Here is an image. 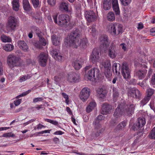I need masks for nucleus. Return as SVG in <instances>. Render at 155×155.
<instances>
[{
  "label": "nucleus",
  "instance_id": "nucleus-1",
  "mask_svg": "<svg viewBox=\"0 0 155 155\" xmlns=\"http://www.w3.org/2000/svg\"><path fill=\"white\" fill-rule=\"evenodd\" d=\"M81 35L77 30L73 31L64 39V44L67 47L71 46L73 48H85L87 46L88 41L86 38L81 39Z\"/></svg>",
  "mask_w": 155,
  "mask_h": 155
},
{
  "label": "nucleus",
  "instance_id": "nucleus-2",
  "mask_svg": "<svg viewBox=\"0 0 155 155\" xmlns=\"http://www.w3.org/2000/svg\"><path fill=\"white\" fill-rule=\"evenodd\" d=\"M134 107L133 105L125 106L124 108H122L121 105H119L115 110L114 116L116 118L120 117L124 114L130 116L134 112Z\"/></svg>",
  "mask_w": 155,
  "mask_h": 155
},
{
  "label": "nucleus",
  "instance_id": "nucleus-3",
  "mask_svg": "<svg viewBox=\"0 0 155 155\" xmlns=\"http://www.w3.org/2000/svg\"><path fill=\"white\" fill-rule=\"evenodd\" d=\"M57 14L53 15L54 22L60 26H65L68 25L70 23L69 16L67 15L61 14L59 15L57 19Z\"/></svg>",
  "mask_w": 155,
  "mask_h": 155
},
{
  "label": "nucleus",
  "instance_id": "nucleus-4",
  "mask_svg": "<svg viewBox=\"0 0 155 155\" xmlns=\"http://www.w3.org/2000/svg\"><path fill=\"white\" fill-rule=\"evenodd\" d=\"M103 116L100 115H98L95 120L94 123V130L92 133L93 136L98 137L104 130V129L101 127V125L99 123V121L104 119Z\"/></svg>",
  "mask_w": 155,
  "mask_h": 155
},
{
  "label": "nucleus",
  "instance_id": "nucleus-5",
  "mask_svg": "<svg viewBox=\"0 0 155 155\" xmlns=\"http://www.w3.org/2000/svg\"><path fill=\"white\" fill-rule=\"evenodd\" d=\"M7 63L11 69L15 67L19 66L21 65L20 58L14 54H9L7 57Z\"/></svg>",
  "mask_w": 155,
  "mask_h": 155
},
{
  "label": "nucleus",
  "instance_id": "nucleus-6",
  "mask_svg": "<svg viewBox=\"0 0 155 155\" xmlns=\"http://www.w3.org/2000/svg\"><path fill=\"white\" fill-rule=\"evenodd\" d=\"M17 26V20L14 17L11 16L8 18L6 28L8 32L15 31Z\"/></svg>",
  "mask_w": 155,
  "mask_h": 155
},
{
  "label": "nucleus",
  "instance_id": "nucleus-7",
  "mask_svg": "<svg viewBox=\"0 0 155 155\" xmlns=\"http://www.w3.org/2000/svg\"><path fill=\"white\" fill-rule=\"evenodd\" d=\"M104 51L107 53L108 56L113 59L115 58L117 54V48L115 45L111 44L107 50L104 49Z\"/></svg>",
  "mask_w": 155,
  "mask_h": 155
},
{
  "label": "nucleus",
  "instance_id": "nucleus-8",
  "mask_svg": "<svg viewBox=\"0 0 155 155\" xmlns=\"http://www.w3.org/2000/svg\"><path fill=\"white\" fill-rule=\"evenodd\" d=\"M99 73V70L97 68H94L89 70L87 74V78L90 81L95 79V77H98Z\"/></svg>",
  "mask_w": 155,
  "mask_h": 155
},
{
  "label": "nucleus",
  "instance_id": "nucleus-9",
  "mask_svg": "<svg viewBox=\"0 0 155 155\" xmlns=\"http://www.w3.org/2000/svg\"><path fill=\"white\" fill-rule=\"evenodd\" d=\"M90 93V89L87 87H84L81 90L79 97L83 102H85L89 98Z\"/></svg>",
  "mask_w": 155,
  "mask_h": 155
},
{
  "label": "nucleus",
  "instance_id": "nucleus-10",
  "mask_svg": "<svg viewBox=\"0 0 155 155\" xmlns=\"http://www.w3.org/2000/svg\"><path fill=\"white\" fill-rule=\"evenodd\" d=\"M121 73L124 78L127 80L130 78V72L126 63H123L122 64L121 69Z\"/></svg>",
  "mask_w": 155,
  "mask_h": 155
},
{
  "label": "nucleus",
  "instance_id": "nucleus-11",
  "mask_svg": "<svg viewBox=\"0 0 155 155\" xmlns=\"http://www.w3.org/2000/svg\"><path fill=\"white\" fill-rule=\"evenodd\" d=\"M84 16L87 21H94L96 19L95 13L92 11H86L84 13Z\"/></svg>",
  "mask_w": 155,
  "mask_h": 155
},
{
  "label": "nucleus",
  "instance_id": "nucleus-12",
  "mask_svg": "<svg viewBox=\"0 0 155 155\" xmlns=\"http://www.w3.org/2000/svg\"><path fill=\"white\" fill-rule=\"evenodd\" d=\"M67 80L69 82L71 83L78 82L80 80V75L76 73H72L68 74Z\"/></svg>",
  "mask_w": 155,
  "mask_h": 155
},
{
  "label": "nucleus",
  "instance_id": "nucleus-13",
  "mask_svg": "<svg viewBox=\"0 0 155 155\" xmlns=\"http://www.w3.org/2000/svg\"><path fill=\"white\" fill-rule=\"evenodd\" d=\"M38 58L39 63L41 66L45 67L46 65L48 59V55L44 53H41Z\"/></svg>",
  "mask_w": 155,
  "mask_h": 155
},
{
  "label": "nucleus",
  "instance_id": "nucleus-14",
  "mask_svg": "<svg viewBox=\"0 0 155 155\" xmlns=\"http://www.w3.org/2000/svg\"><path fill=\"white\" fill-rule=\"evenodd\" d=\"M99 51L97 49H94L91 54L90 59L93 63L97 62L99 59Z\"/></svg>",
  "mask_w": 155,
  "mask_h": 155
},
{
  "label": "nucleus",
  "instance_id": "nucleus-15",
  "mask_svg": "<svg viewBox=\"0 0 155 155\" xmlns=\"http://www.w3.org/2000/svg\"><path fill=\"white\" fill-rule=\"evenodd\" d=\"M69 3L67 1H61L59 4L58 6L59 10L65 12H68Z\"/></svg>",
  "mask_w": 155,
  "mask_h": 155
},
{
  "label": "nucleus",
  "instance_id": "nucleus-16",
  "mask_svg": "<svg viewBox=\"0 0 155 155\" xmlns=\"http://www.w3.org/2000/svg\"><path fill=\"white\" fill-rule=\"evenodd\" d=\"M51 54L54 58L58 61H61L62 60V56L61 55L58 50L56 49H53L51 51Z\"/></svg>",
  "mask_w": 155,
  "mask_h": 155
},
{
  "label": "nucleus",
  "instance_id": "nucleus-17",
  "mask_svg": "<svg viewBox=\"0 0 155 155\" xmlns=\"http://www.w3.org/2000/svg\"><path fill=\"white\" fill-rule=\"evenodd\" d=\"M101 45H102L103 48L105 49L109 46L110 41L107 35H103L100 38Z\"/></svg>",
  "mask_w": 155,
  "mask_h": 155
},
{
  "label": "nucleus",
  "instance_id": "nucleus-18",
  "mask_svg": "<svg viewBox=\"0 0 155 155\" xmlns=\"http://www.w3.org/2000/svg\"><path fill=\"white\" fill-rule=\"evenodd\" d=\"M112 108L110 105L105 103L102 106L101 113L103 115H106L108 114Z\"/></svg>",
  "mask_w": 155,
  "mask_h": 155
},
{
  "label": "nucleus",
  "instance_id": "nucleus-19",
  "mask_svg": "<svg viewBox=\"0 0 155 155\" xmlns=\"http://www.w3.org/2000/svg\"><path fill=\"white\" fill-rule=\"evenodd\" d=\"M97 92L98 97L101 99H103L105 97L107 93V91L102 87L98 88Z\"/></svg>",
  "mask_w": 155,
  "mask_h": 155
},
{
  "label": "nucleus",
  "instance_id": "nucleus-20",
  "mask_svg": "<svg viewBox=\"0 0 155 155\" xmlns=\"http://www.w3.org/2000/svg\"><path fill=\"white\" fill-rule=\"evenodd\" d=\"M18 47L24 51H27L28 49V47L26 43L24 41H19L18 42Z\"/></svg>",
  "mask_w": 155,
  "mask_h": 155
},
{
  "label": "nucleus",
  "instance_id": "nucleus-21",
  "mask_svg": "<svg viewBox=\"0 0 155 155\" xmlns=\"http://www.w3.org/2000/svg\"><path fill=\"white\" fill-rule=\"evenodd\" d=\"M115 29L114 36H116L122 32L123 27L122 25L119 24L115 23Z\"/></svg>",
  "mask_w": 155,
  "mask_h": 155
},
{
  "label": "nucleus",
  "instance_id": "nucleus-22",
  "mask_svg": "<svg viewBox=\"0 0 155 155\" xmlns=\"http://www.w3.org/2000/svg\"><path fill=\"white\" fill-rule=\"evenodd\" d=\"M113 98V100L116 101L119 97L120 94V91L118 87H113L112 89Z\"/></svg>",
  "mask_w": 155,
  "mask_h": 155
},
{
  "label": "nucleus",
  "instance_id": "nucleus-23",
  "mask_svg": "<svg viewBox=\"0 0 155 155\" xmlns=\"http://www.w3.org/2000/svg\"><path fill=\"white\" fill-rule=\"evenodd\" d=\"M115 14L113 12H109L107 15L106 18L108 21L112 22L115 19Z\"/></svg>",
  "mask_w": 155,
  "mask_h": 155
},
{
  "label": "nucleus",
  "instance_id": "nucleus-24",
  "mask_svg": "<svg viewBox=\"0 0 155 155\" xmlns=\"http://www.w3.org/2000/svg\"><path fill=\"white\" fill-rule=\"evenodd\" d=\"M31 31L33 34H36L38 37H41V32L37 27L33 26L31 27Z\"/></svg>",
  "mask_w": 155,
  "mask_h": 155
},
{
  "label": "nucleus",
  "instance_id": "nucleus-25",
  "mask_svg": "<svg viewBox=\"0 0 155 155\" xmlns=\"http://www.w3.org/2000/svg\"><path fill=\"white\" fill-rule=\"evenodd\" d=\"M22 5L24 9L26 11H29L31 9V6L28 0H23Z\"/></svg>",
  "mask_w": 155,
  "mask_h": 155
},
{
  "label": "nucleus",
  "instance_id": "nucleus-26",
  "mask_svg": "<svg viewBox=\"0 0 155 155\" xmlns=\"http://www.w3.org/2000/svg\"><path fill=\"white\" fill-rule=\"evenodd\" d=\"M127 124V122L126 121H124L119 123L115 128L116 131L119 130H123L126 127Z\"/></svg>",
  "mask_w": 155,
  "mask_h": 155
},
{
  "label": "nucleus",
  "instance_id": "nucleus-27",
  "mask_svg": "<svg viewBox=\"0 0 155 155\" xmlns=\"http://www.w3.org/2000/svg\"><path fill=\"white\" fill-rule=\"evenodd\" d=\"M14 45L10 44H6L3 47V49L7 52H11L14 49Z\"/></svg>",
  "mask_w": 155,
  "mask_h": 155
},
{
  "label": "nucleus",
  "instance_id": "nucleus-28",
  "mask_svg": "<svg viewBox=\"0 0 155 155\" xmlns=\"http://www.w3.org/2000/svg\"><path fill=\"white\" fill-rule=\"evenodd\" d=\"M51 38L52 43L54 45L58 46L60 44V38L59 37L54 35L51 36Z\"/></svg>",
  "mask_w": 155,
  "mask_h": 155
},
{
  "label": "nucleus",
  "instance_id": "nucleus-29",
  "mask_svg": "<svg viewBox=\"0 0 155 155\" xmlns=\"http://www.w3.org/2000/svg\"><path fill=\"white\" fill-rule=\"evenodd\" d=\"M96 103L94 101L91 102L86 107V111L87 113L90 112L96 106Z\"/></svg>",
  "mask_w": 155,
  "mask_h": 155
},
{
  "label": "nucleus",
  "instance_id": "nucleus-30",
  "mask_svg": "<svg viewBox=\"0 0 155 155\" xmlns=\"http://www.w3.org/2000/svg\"><path fill=\"white\" fill-rule=\"evenodd\" d=\"M145 119L143 118H139L137 120V122L136 126L139 128L142 127L145 124Z\"/></svg>",
  "mask_w": 155,
  "mask_h": 155
},
{
  "label": "nucleus",
  "instance_id": "nucleus-31",
  "mask_svg": "<svg viewBox=\"0 0 155 155\" xmlns=\"http://www.w3.org/2000/svg\"><path fill=\"white\" fill-rule=\"evenodd\" d=\"M72 65L75 69L78 70L81 67L82 64L79 60H76L72 63Z\"/></svg>",
  "mask_w": 155,
  "mask_h": 155
},
{
  "label": "nucleus",
  "instance_id": "nucleus-32",
  "mask_svg": "<svg viewBox=\"0 0 155 155\" xmlns=\"http://www.w3.org/2000/svg\"><path fill=\"white\" fill-rule=\"evenodd\" d=\"M12 3L13 10L18 11L19 9V0H13Z\"/></svg>",
  "mask_w": 155,
  "mask_h": 155
},
{
  "label": "nucleus",
  "instance_id": "nucleus-33",
  "mask_svg": "<svg viewBox=\"0 0 155 155\" xmlns=\"http://www.w3.org/2000/svg\"><path fill=\"white\" fill-rule=\"evenodd\" d=\"M115 23H112L108 27V31L111 35H114L115 29Z\"/></svg>",
  "mask_w": 155,
  "mask_h": 155
},
{
  "label": "nucleus",
  "instance_id": "nucleus-34",
  "mask_svg": "<svg viewBox=\"0 0 155 155\" xmlns=\"http://www.w3.org/2000/svg\"><path fill=\"white\" fill-rule=\"evenodd\" d=\"M147 72V71L145 69L139 71L137 72V75L139 79H141L144 78L146 75Z\"/></svg>",
  "mask_w": 155,
  "mask_h": 155
},
{
  "label": "nucleus",
  "instance_id": "nucleus-35",
  "mask_svg": "<svg viewBox=\"0 0 155 155\" xmlns=\"http://www.w3.org/2000/svg\"><path fill=\"white\" fill-rule=\"evenodd\" d=\"M1 38L3 42H10L12 41V39L4 35H1Z\"/></svg>",
  "mask_w": 155,
  "mask_h": 155
},
{
  "label": "nucleus",
  "instance_id": "nucleus-36",
  "mask_svg": "<svg viewBox=\"0 0 155 155\" xmlns=\"http://www.w3.org/2000/svg\"><path fill=\"white\" fill-rule=\"evenodd\" d=\"M112 7L115 15H119L120 14V10L119 5H112Z\"/></svg>",
  "mask_w": 155,
  "mask_h": 155
},
{
  "label": "nucleus",
  "instance_id": "nucleus-37",
  "mask_svg": "<svg viewBox=\"0 0 155 155\" xmlns=\"http://www.w3.org/2000/svg\"><path fill=\"white\" fill-rule=\"evenodd\" d=\"M88 31L92 36H94L96 33L95 26L92 25L90 27L88 30Z\"/></svg>",
  "mask_w": 155,
  "mask_h": 155
},
{
  "label": "nucleus",
  "instance_id": "nucleus-38",
  "mask_svg": "<svg viewBox=\"0 0 155 155\" xmlns=\"http://www.w3.org/2000/svg\"><path fill=\"white\" fill-rule=\"evenodd\" d=\"M154 93V91L153 89L149 88L147 91V96L146 97L150 99Z\"/></svg>",
  "mask_w": 155,
  "mask_h": 155
},
{
  "label": "nucleus",
  "instance_id": "nucleus-39",
  "mask_svg": "<svg viewBox=\"0 0 155 155\" xmlns=\"http://www.w3.org/2000/svg\"><path fill=\"white\" fill-rule=\"evenodd\" d=\"M148 137L151 139L155 140V127L150 131Z\"/></svg>",
  "mask_w": 155,
  "mask_h": 155
},
{
  "label": "nucleus",
  "instance_id": "nucleus-40",
  "mask_svg": "<svg viewBox=\"0 0 155 155\" xmlns=\"http://www.w3.org/2000/svg\"><path fill=\"white\" fill-rule=\"evenodd\" d=\"M31 3L34 8H36L40 6L39 0H31Z\"/></svg>",
  "mask_w": 155,
  "mask_h": 155
},
{
  "label": "nucleus",
  "instance_id": "nucleus-41",
  "mask_svg": "<svg viewBox=\"0 0 155 155\" xmlns=\"http://www.w3.org/2000/svg\"><path fill=\"white\" fill-rule=\"evenodd\" d=\"M111 64L110 61H106L104 62L103 66L105 69H111Z\"/></svg>",
  "mask_w": 155,
  "mask_h": 155
},
{
  "label": "nucleus",
  "instance_id": "nucleus-42",
  "mask_svg": "<svg viewBox=\"0 0 155 155\" xmlns=\"http://www.w3.org/2000/svg\"><path fill=\"white\" fill-rule=\"evenodd\" d=\"M122 5L124 6L128 5L131 2V0H120Z\"/></svg>",
  "mask_w": 155,
  "mask_h": 155
},
{
  "label": "nucleus",
  "instance_id": "nucleus-43",
  "mask_svg": "<svg viewBox=\"0 0 155 155\" xmlns=\"http://www.w3.org/2000/svg\"><path fill=\"white\" fill-rule=\"evenodd\" d=\"M31 76L29 75H25L23 77H20L19 79V81L20 82H22L23 81H25L27 79H29L31 78Z\"/></svg>",
  "mask_w": 155,
  "mask_h": 155
},
{
  "label": "nucleus",
  "instance_id": "nucleus-44",
  "mask_svg": "<svg viewBox=\"0 0 155 155\" xmlns=\"http://www.w3.org/2000/svg\"><path fill=\"white\" fill-rule=\"evenodd\" d=\"M109 2H103V5L104 9L106 10H108L110 8V5Z\"/></svg>",
  "mask_w": 155,
  "mask_h": 155
},
{
  "label": "nucleus",
  "instance_id": "nucleus-45",
  "mask_svg": "<svg viewBox=\"0 0 155 155\" xmlns=\"http://www.w3.org/2000/svg\"><path fill=\"white\" fill-rule=\"evenodd\" d=\"M45 121L50 123L53 125H58V122L56 121L48 119H45Z\"/></svg>",
  "mask_w": 155,
  "mask_h": 155
},
{
  "label": "nucleus",
  "instance_id": "nucleus-46",
  "mask_svg": "<svg viewBox=\"0 0 155 155\" xmlns=\"http://www.w3.org/2000/svg\"><path fill=\"white\" fill-rule=\"evenodd\" d=\"M39 38V41L41 44L42 45L45 46L47 43V41L44 38L41 37H41Z\"/></svg>",
  "mask_w": 155,
  "mask_h": 155
},
{
  "label": "nucleus",
  "instance_id": "nucleus-47",
  "mask_svg": "<svg viewBox=\"0 0 155 155\" xmlns=\"http://www.w3.org/2000/svg\"><path fill=\"white\" fill-rule=\"evenodd\" d=\"M117 65L116 63H114L112 66V70L114 71H115V74L116 75H119L120 74V73L119 71L118 72L117 69Z\"/></svg>",
  "mask_w": 155,
  "mask_h": 155
},
{
  "label": "nucleus",
  "instance_id": "nucleus-48",
  "mask_svg": "<svg viewBox=\"0 0 155 155\" xmlns=\"http://www.w3.org/2000/svg\"><path fill=\"white\" fill-rule=\"evenodd\" d=\"M15 135L11 132H9L4 134L2 136V137H15Z\"/></svg>",
  "mask_w": 155,
  "mask_h": 155
},
{
  "label": "nucleus",
  "instance_id": "nucleus-49",
  "mask_svg": "<svg viewBox=\"0 0 155 155\" xmlns=\"http://www.w3.org/2000/svg\"><path fill=\"white\" fill-rule=\"evenodd\" d=\"M31 90H28V91L24 92L23 93L21 94H20L17 97V98H19L20 97H22L26 95L27 94L30 93L31 91Z\"/></svg>",
  "mask_w": 155,
  "mask_h": 155
},
{
  "label": "nucleus",
  "instance_id": "nucleus-50",
  "mask_svg": "<svg viewBox=\"0 0 155 155\" xmlns=\"http://www.w3.org/2000/svg\"><path fill=\"white\" fill-rule=\"evenodd\" d=\"M128 95L129 96L134 97V95L136 96V90H129L128 92Z\"/></svg>",
  "mask_w": 155,
  "mask_h": 155
},
{
  "label": "nucleus",
  "instance_id": "nucleus-51",
  "mask_svg": "<svg viewBox=\"0 0 155 155\" xmlns=\"http://www.w3.org/2000/svg\"><path fill=\"white\" fill-rule=\"evenodd\" d=\"M61 94L63 97L65 99V102L67 104H68L69 101L68 95L64 93H62Z\"/></svg>",
  "mask_w": 155,
  "mask_h": 155
},
{
  "label": "nucleus",
  "instance_id": "nucleus-52",
  "mask_svg": "<svg viewBox=\"0 0 155 155\" xmlns=\"http://www.w3.org/2000/svg\"><path fill=\"white\" fill-rule=\"evenodd\" d=\"M147 97H145L140 102L141 105L143 106L149 101L150 100Z\"/></svg>",
  "mask_w": 155,
  "mask_h": 155
},
{
  "label": "nucleus",
  "instance_id": "nucleus-53",
  "mask_svg": "<svg viewBox=\"0 0 155 155\" xmlns=\"http://www.w3.org/2000/svg\"><path fill=\"white\" fill-rule=\"evenodd\" d=\"M105 74L107 78L110 77L112 75L110 72V69H105Z\"/></svg>",
  "mask_w": 155,
  "mask_h": 155
},
{
  "label": "nucleus",
  "instance_id": "nucleus-54",
  "mask_svg": "<svg viewBox=\"0 0 155 155\" xmlns=\"http://www.w3.org/2000/svg\"><path fill=\"white\" fill-rule=\"evenodd\" d=\"M142 93L139 90L136 89V98L140 100L142 97Z\"/></svg>",
  "mask_w": 155,
  "mask_h": 155
},
{
  "label": "nucleus",
  "instance_id": "nucleus-55",
  "mask_svg": "<svg viewBox=\"0 0 155 155\" xmlns=\"http://www.w3.org/2000/svg\"><path fill=\"white\" fill-rule=\"evenodd\" d=\"M47 2L51 6H53L56 4V0H47Z\"/></svg>",
  "mask_w": 155,
  "mask_h": 155
},
{
  "label": "nucleus",
  "instance_id": "nucleus-56",
  "mask_svg": "<svg viewBox=\"0 0 155 155\" xmlns=\"http://www.w3.org/2000/svg\"><path fill=\"white\" fill-rule=\"evenodd\" d=\"M35 45L37 48L39 49L42 48V47L41 44L40 43V42H36L35 44Z\"/></svg>",
  "mask_w": 155,
  "mask_h": 155
},
{
  "label": "nucleus",
  "instance_id": "nucleus-57",
  "mask_svg": "<svg viewBox=\"0 0 155 155\" xmlns=\"http://www.w3.org/2000/svg\"><path fill=\"white\" fill-rule=\"evenodd\" d=\"M43 100V98L42 97L35 98L33 100L34 103H36L38 101H41Z\"/></svg>",
  "mask_w": 155,
  "mask_h": 155
},
{
  "label": "nucleus",
  "instance_id": "nucleus-58",
  "mask_svg": "<svg viewBox=\"0 0 155 155\" xmlns=\"http://www.w3.org/2000/svg\"><path fill=\"white\" fill-rule=\"evenodd\" d=\"M143 27H144L143 24L141 22H140L138 24L137 28L138 30H140L143 29Z\"/></svg>",
  "mask_w": 155,
  "mask_h": 155
},
{
  "label": "nucleus",
  "instance_id": "nucleus-59",
  "mask_svg": "<svg viewBox=\"0 0 155 155\" xmlns=\"http://www.w3.org/2000/svg\"><path fill=\"white\" fill-rule=\"evenodd\" d=\"M120 45L122 49L124 51L126 50L127 45L126 44L124 43H121Z\"/></svg>",
  "mask_w": 155,
  "mask_h": 155
},
{
  "label": "nucleus",
  "instance_id": "nucleus-60",
  "mask_svg": "<svg viewBox=\"0 0 155 155\" xmlns=\"http://www.w3.org/2000/svg\"><path fill=\"white\" fill-rule=\"evenodd\" d=\"M21 101V99H18L14 101V104L16 106H17L20 104Z\"/></svg>",
  "mask_w": 155,
  "mask_h": 155
},
{
  "label": "nucleus",
  "instance_id": "nucleus-61",
  "mask_svg": "<svg viewBox=\"0 0 155 155\" xmlns=\"http://www.w3.org/2000/svg\"><path fill=\"white\" fill-rule=\"evenodd\" d=\"M64 134V132L61 130L56 131L54 133V134L56 135H61Z\"/></svg>",
  "mask_w": 155,
  "mask_h": 155
},
{
  "label": "nucleus",
  "instance_id": "nucleus-62",
  "mask_svg": "<svg viewBox=\"0 0 155 155\" xmlns=\"http://www.w3.org/2000/svg\"><path fill=\"white\" fill-rule=\"evenodd\" d=\"M66 110L69 114L71 115H73L72 112L70 108L69 107H66Z\"/></svg>",
  "mask_w": 155,
  "mask_h": 155
},
{
  "label": "nucleus",
  "instance_id": "nucleus-63",
  "mask_svg": "<svg viewBox=\"0 0 155 155\" xmlns=\"http://www.w3.org/2000/svg\"><path fill=\"white\" fill-rule=\"evenodd\" d=\"M45 126L41 124H39L37 126V128L38 129H41L42 128H45Z\"/></svg>",
  "mask_w": 155,
  "mask_h": 155
},
{
  "label": "nucleus",
  "instance_id": "nucleus-64",
  "mask_svg": "<svg viewBox=\"0 0 155 155\" xmlns=\"http://www.w3.org/2000/svg\"><path fill=\"white\" fill-rule=\"evenodd\" d=\"M151 83L153 84H155V74L152 76L151 78Z\"/></svg>",
  "mask_w": 155,
  "mask_h": 155
}]
</instances>
